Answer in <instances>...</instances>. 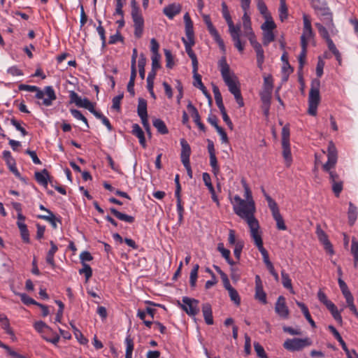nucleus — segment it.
Instances as JSON below:
<instances>
[{"label": "nucleus", "mask_w": 358, "mask_h": 358, "mask_svg": "<svg viewBox=\"0 0 358 358\" xmlns=\"http://www.w3.org/2000/svg\"><path fill=\"white\" fill-rule=\"evenodd\" d=\"M70 99L71 102L75 103L77 106L87 109L92 113L95 110L94 104L88 99H82L74 91L70 92Z\"/></svg>", "instance_id": "nucleus-10"}, {"label": "nucleus", "mask_w": 358, "mask_h": 358, "mask_svg": "<svg viewBox=\"0 0 358 358\" xmlns=\"http://www.w3.org/2000/svg\"><path fill=\"white\" fill-rule=\"evenodd\" d=\"M132 20L134 22V36L139 38L142 36L144 27V19L141 10H134L131 12Z\"/></svg>", "instance_id": "nucleus-8"}, {"label": "nucleus", "mask_w": 358, "mask_h": 358, "mask_svg": "<svg viewBox=\"0 0 358 358\" xmlns=\"http://www.w3.org/2000/svg\"><path fill=\"white\" fill-rule=\"evenodd\" d=\"M312 345V341L309 338H294L287 339L283 343V347L291 352L299 351L306 347Z\"/></svg>", "instance_id": "nucleus-6"}, {"label": "nucleus", "mask_w": 358, "mask_h": 358, "mask_svg": "<svg viewBox=\"0 0 358 358\" xmlns=\"http://www.w3.org/2000/svg\"><path fill=\"white\" fill-rule=\"evenodd\" d=\"M289 136H290V131H289V125H285L282 129V144L286 145L287 143H289Z\"/></svg>", "instance_id": "nucleus-54"}, {"label": "nucleus", "mask_w": 358, "mask_h": 358, "mask_svg": "<svg viewBox=\"0 0 358 358\" xmlns=\"http://www.w3.org/2000/svg\"><path fill=\"white\" fill-rule=\"evenodd\" d=\"M273 219L276 222V227L279 230H286L287 227L285 224L284 220L280 215V213H278L276 215H273Z\"/></svg>", "instance_id": "nucleus-51"}, {"label": "nucleus", "mask_w": 358, "mask_h": 358, "mask_svg": "<svg viewBox=\"0 0 358 358\" xmlns=\"http://www.w3.org/2000/svg\"><path fill=\"white\" fill-rule=\"evenodd\" d=\"M34 326L35 329H36L38 332H39V333L42 334V335H43V334H45V329H46V330H48V331H50V332H52V329H51L50 327H48V325H47L44 322H43V321H38V322H35V324H34Z\"/></svg>", "instance_id": "nucleus-45"}, {"label": "nucleus", "mask_w": 358, "mask_h": 358, "mask_svg": "<svg viewBox=\"0 0 358 358\" xmlns=\"http://www.w3.org/2000/svg\"><path fill=\"white\" fill-rule=\"evenodd\" d=\"M251 238H252L255 245L257 247L259 251L262 255L263 260L264 264H266V266L268 267L273 265V264L269 259V256L267 250L263 246V241L260 233L258 232L257 234H252Z\"/></svg>", "instance_id": "nucleus-9"}, {"label": "nucleus", "mask_w": 358, "mask_h": 358, "mask_svg": "<svg viewBox=\"0 0 358 358\" xmlns=\"http://www.w3.org/2000/svg\"><path fill=\"white\" fill-rule=\"evenodd\" d=\"M275 313L282 318L287 319L289 315V309L286 305L285 298L280 296L275 303Z\"/></svg>", "instance_id": "nucleus-12"}, {"label": "nucleus", "mask_w": 358, "mask_h": 358, "mask_svg": "<svg viewBox=\"0 0 358 358\" xmlns=\"http://www.w3.org/2000/svg\"><path fill=\"white\" fill-rule=\"evenodd\" d=\"M217 250L222 254V257L226 259L229 264L231 266H234L235 264V262L230 257V250L224 248L223 243L218 244Z\"/></svg>", "instance_id": "nucleus-30"}, {"label": "nucleus", "mask_w": 358, "mask_h": 358, "mask_svg": "<svg viewBox=\"0 0 358 358\" xmlns=\"http://www.w3.org/2000/svg\"><path fill=\"white\" fill-rule=\"evenodd\" d=\"M306 52H307V46L306 45L301 46V51L298 57L299 64V68L300 70H302V69L303 68V66H304V64L306 62Z\"/></svg>", "instance_id": "nucleus-55"}, {"label": "nucleus", "mask_w": 358, "mask_h": 358, "mask_svg": "<svg viewBox=\"0 0 358 358\" xmlns=\"http://www.w3.org/2000/svg\"><path fill=\"white\" fill-rule=\"evenodd\" d=\"M24 221L25 220H17L16 224L17 227L19 228L20 236L23 242L25 243H29V232L27 229V224L24 223Z\"/></svg>", "instance_id": "nucleus-18"}, {"label": "nucleus", "mask_w": 358, "mask_h": 358, "mask_svg": "<svg viewBox=\"0 0 358 358\" xmlns=\"http://www.w3.org/2000/svg\"><path fill=\"white\" fill-rule=\"evenodd\" d=\"M327 308L331 312L335 320L340 323L342 322V317L341 315V313L338 310V308L334 305V303L329 304V307Z\"/></svg>", "instance_id": "nucleus-44"}, {"label": "nucleus", "mask_w": 358, "mask_h": 358, "mask_svg": "<svg viewBox=\"0 0 358 358\" xmlns=\"http://www.w3.org/2000/svg\"><path fill=\"white\" fill-rule=\"evenodd\" d=\"M92 114L97 119H99L101 121L103 124H104L106 127V128L108 129V130L109 131H111L113 129V127L112 124H110L109 120L105 115H103L101 112L94 110V111H92Z\"/></svg>", "instance_id": "nucleus-31"}, {"label": "nucleus", "mask_w": 358, "mask_h": 358, "mask_svg": "<svg viewBox=\"0 0 358 358\" xmlns=\"http://www.w3.org/2000/svg\"><path fill=\"white\" fill-rule=\"evenodd\" d=\"M257 55V64L260 70L263 69V64L264 62V52L262 47V45H257L254 48Z\"/></svg>", "instance_id": "nucleus-27"}, {"label": "nucleus", "mask_w": 358, "mask_h": 358, "mask_svg": "<svg viewBox=\"0 0 358 358\" xmlns=\"http://www.w3.org/2000/svg\"><path fill=\"white\" fill-rule=\"evenodd\" d=\"M338 282L339 287H340L344 297L345 298V299H348V297L353 296L352 295L351 292H350V290L348 289V287L346 283L341 278H338Z\"/></svg>", "instance_id": "nucleus-46"}, {"label": "nucleus", "mask_w": 358, "mask_h": 358, "mask_svg": "<svg viewBox=\"0 0 358 358\" xmlns=\"http://www.w3.org/2000/svg\"><path fill=\"white\" fill-rule=\"evenodd\" d=\"M255 297L257 300L259 301L263 304H266L267 303L266 294L265 292L264 291L263 287L255 289Z\"/></svg>", "instance_id": "nucleus-50"}, {"label": "nucleus", "mask_w": 358, "mask_h": 358, "mask_svg": "<svg viewBox=\"0 0 358 358\" xmlns=\"http://www.w3.org/2000/svg\"><path fill=\"white\" fill-rule=\"evenodd\" d=\"M18 89L20 91L36 92L35 97L37 99H41V104L45 106H50L52 104V101L57 99L55 92L52 86H46L43 90H41L35 85L21 84L18 86Z\"/></svg>", "instance_id": "nucleus-2"}, {"label": "nucleus", "mask_w": 358, "mask_h": 358, "mask_svg": "<svg viewBox=\"0 0 358 358\" xmlns=\"http://www.w3.org/2000/svg\"><path fill=\"white\" fill-rule=\"evenodd\" d=\"M163 12L166 16L172 20L176 15L180 13V6L175 3L170 4L164 8Z\"/></svg>", "instance_id": "nucleus-19"}, {"label": "nucleus", "mask_w": 358, "mask_h": 358, "mask_svg": "<svg viewBox=\"0 0 358 358\" xmlns=\"http://www.w3.org/2000/svg\"><path fill=\"white\" fill-rule=\"evenodd\" d=\"M153 126L157 129V131L161 134H166L169 133V130L166 126V124L161 119L155 118L152 121Z\"/></svg>", "instance_id": "nucleus-32"}, {"label": "nucleus", "mask_w": 358, "mask_h": 358, "mask_svg": "<svg viewBox=\"0 0 358 358\" xmlns=\"http://www.w3.org/2000/svg\"><path fill=\"white\" fill-rule=\"evenodd\" d=\"M320 82L319 80H314L311 83V88L308 96V113L312 116L317 115V106L320 101Z\"/></svg>", "instance_id": "nucleus-5"}, {"label": "nucleus", "mask_w": 358, "mask_h": 358, "mask_svg": "<svg viewBox=\"0 0 358 358\" xmlns=\"http://www.w3.org/2000/svg\"><path fill=\"white\" fill-rule=\"evenodd\" d=\"M184 22L185 27V34L187 36L186 40L187 41H194V32L193 27V22L191 20V17L188 13H186L184 15Z\"/></svg>", "instance_id": "nucleus-14"}, {"label": "nucleus", "mask_w": 358, "mask_h": 358, "mask_svg": "<svg viewBox=\"0 0 358 358\" xmlns=\"http://www.w3.org/2000/svg\"><path fill=\"white\" fill-rule=\"evenodd\" d=\"M202 178L205 185L208 187L209 192H213L215 189L212 185L210 175L208 173H203L202 175Z\"/></svg>", "instance_id": "nucleus-64"}, {"label": "nucleus", "mask_w": 358, "mask_h": 358, "mask_svg": "<svg viewBox=\"0 0 358 358\" xmlns=\"http://www.w3.org/2000/svg\"><path fill=\"white\" fill-rule=\"evenodd\" d=\"M202 312L206 323L208 325L213 324V317L211 306L209 303L203 304Z\"/></svg>", "instance_id": "nucleus-23"}, {"label": "nucleus", "mask_w": 358, "mask_h": 358, "mask_svg": "<svg viewBox=\"0 0 358 358\" xmlns=\"http://www.w3.org/2000/svg\"><path fill=\"white\" fill-rule=\"evenodd\" d=\"M243 10V27L244 29L245 35H248V32L252 31L251 27V21L250 17L248 15L249 10Z\"/></svg>", "instance_id": "nucleus-28"}, {"label": "nucleus", "mask_w": 358, "mask_h": 358, "mask_svg": "<svg viewBox=\"0 0 358 358\" xmlns=\"http://www.w3.org/2000/svg\"><path fill=\"white\" fill-rule=\"evenodd\" d=\"M35 179L40 185L47 187L48 182L52 185V178L46 169L35 173Z\"/></svg>", "instance_id": "nucleus-16"}, {"label": "nucleus", "mask_w": 358, "mask_h": 358, "mask_svg": "<svg viewBox=\"0 0 358 358\" xmlns=\"http://www.w3.org/2000/svg\"><path fill=\"white\" fill-rule=\"evenodd\" d=\"M320 16L322 17V20L324 22L329 30L333 32L334 29H335V26L333 22L332 13L330 11V9H329L327 12L322 13Z\"/></svg>", "instance_id": "nucleus-22"}, {"label": "nucleus", "mask_w": 358, "mask_h": 358, "mask_svg": "<svg viewBox=\"0 0 358 358\" xmlns=\"http://www.w3.org/2000/svg\"><path fill=\"white\" fill-rule=\"evenodd\" d=\"M275 40V36L273 31L266 30L263 34V44L268 45L270 43Z\"/></svg>", "instance_id": "nucleus-48"}, {"label": "nucleus", "mask_w": 358, "mask_h": 358, "mask_svg": "<svg viewBox=\"0 0 358 358\" xmlns=\"http://www.w3.org/2000/svg\"><path fill=\"white\" fill-rule=\"evenodd\" d=\"M160 59H161L160 54H155V55H152V57H151L152 68L154 70H158L161 68V65H160V62H159Z\"/></svg>", "instance_id": "nucleus-63"}, {"label": "nucleus", "mask_w": 358, "mask_h": 358, "mask_svg": "<svg viewBox=\"0 0 358 358\" xmlns=\"http://www.w3.org/2000/svg\"><path fill=\"white\" fill-rule=\"evenodd\" d=\"M281 276H282V283L283 286L285 288H287L292 292L293 288H292V280H291L289 275L285 271H282Z\"/></svg>", "instance_id": "nucleus-42"}, {"label": "nucleus", "mask_w": 358, "mask_h": 358, "mask_svg": "<svg viewBox=\"0 0 358 358\" xmlns=\"http://www.w3.org/2000/svg\"><path fill=\"white\" fill-rule=\"evenodd\" d=\"M328 329L332 333V334L334 335L335 338L338 341V343H340L341 347L346 344L345 343V341H343V339L342 338L341 336L340 335L339 332L336 330V329L334 326L329 325L328 327Z\"/></svg>", "instance_id": "nucleus-59"}, {"label": "nucleus", "mask_w": 358, "mask_h": 358, "mask_svg": "<svg viewBox=\"0 0 358 358\" xmlns=\"http://www.w3.org/2000/svg\"><path fill=\"white\" fill-rule=\"evenodd\" d=\"M257 8L259 13L265 17L267 18L269 17V14L268 13L267 6L264 2L263 0H257Z\"/></svg>", "instance_id": "nucleus-56"}, {"label": "nucleus", "mask_w": 358, "mask_h": 358, "mask_svg": "<svg viewBox=\"0 0 358 358\" xmlns=\"http://www.w3.org/2000/svg\"><path fill=\"white\" fill-rule=\"evenodd\" d=\"M182 301L183 304L180 305V307L187 315L195 316L199 313L198 300L184 296Z\"/></svg>", "instance_id": "nucleus-7"}, {"label": "nucleus", "mask_w": 358, "mask_h": 358, "mask_svg": "<svg viewBox=\"0 0 358 358\" xmlns=\"http://www.w3.org/2000/svg\"><path fill=\"white\" fill-rule=\"evenodd\" d=\"M125 344H126V352L125 355L132 356L134 344V340L131 337L130 335H128L125 338Z\"/></svg>", "instance_id": "nucleus-40"}, {"label": "nucleus", "mask_w": 358, "mask_h": 358, "mask_svg": "<svg viewBox=\"0 0 358 358\" xmlns=\"http://www.w3.org/2000/svg\"><path fill=\"white\" fill-rule=\"evenodd\" d=\"M19 296H20V299L22 301V303L25 305H36L38 306V302L36 301L34 299L29 296L27 294L24 293L19 294Z\"/></svg>", "instance_id": "nucleus-57"}, {"label": "nucleus", "mask_w": 358, "mask_h": 358, "mask_svg": "<svg viewBox=\"0 0 358 358\" xmlns=\"http://www.w3.org/2000/svg\"><path fill=\"white\" fill-rule=\"evenodd\" d=\"M315 27H317L320 36L322 38H324L326 41V42L329 41V40L331 39L328 32L329 29L327 27H325L324 26L320 23H316Z\"/></svg>", "instance_id": "nucleus-38"}, {"label": "nucleus", "mask_w": 358, "mask_h": 358, "mask_svg": "<svg viewBox=\"0 0 358 358\" xmlns=\"http://www.w3.org/2000/svg\"><path fill=\"white\" fill-rule=\"evenodd\" d=\"M229 292L231 300L236 305L239 306L241 303V298L238 292L234 288H230L227 290Z\"/></svg>", "instance_id": "nucleus-49"}, {"label": "nucleus", "mask_w": 358, "mask_h": 358, "mask_svg": "<svg viewBox=\"0 0 358 358\" xmlns=\"http://www.w3.org/2000/svg\"><path fill=\"white\" fill-rule=\"evenodd\" d=\"M357 208L352 203H349V208L348 211V222L350 225H353L357 218Z\"/></svg>", "instance_id": "nucleus-25"}, {"label": "nucleus", "mask_w": 358, "mask_h": 358, "mask_svg": "<svg viewBox=\"0 0 358 358\" xmlns=\"http://www.w3.org/2000/svg\"><path fill=\"white\" fill-rule=\"evenodd\" d=\"M254 348L259 358H268L264 348L259 343H254Z\"/></svg>", "instance_id": "nucleus-61"}, {"label": "nucleus", "mask_w": 358, "mask_h": 358, "mask_svg": "<svg viewBox=\"0 0 358 358\" xmlns=\"http://www.w3.org/2000/svg\"><path fill=\"white\" fill-rule=\"evenodd\" d=\"M282 155L285 159L286 164L289 166L292 162V155L290 150V143H287L286 145L282 144Z\"/></svg>", "instance_id": "nucleus-35"}, {"label": "nucleus", "mask_w": 358, "mask_h": 358, "mask_svg": "<svg viewBox=\"0 0 358 358\" xmlns=\"http://www.w3.org/2000/svg\"><path fill=\"white\" fill-rule=\"evenodd\" d=\"M138 115L140 117L143 116H148L147 112V101L143 98L138 99V108H137Z\"/></svg>", "instance_id": "nucleus-33"}, {"label": "nucleus", "mask_w": 358, "mask_h": 358, "mask_svg": "<svg viewBox=\"0 0 358 358\" xmlns=\"http://www.w3.org/2000/svg\"><path fill=\"white\" fill-rule=\"evenodd\" d=\"M232 41H234V46L238 49L240 52L244 50V44L241 41V25H236V28L229 31Z\"/></svg>", "instance_id": "nucleus-13"}, {"label": "nucleus", "mask_w": 358, "mask_h": 358, "mask_svg": "<svg viewBox=\"0 0 358 358\" xmlns=\"http://www.w3.org/2000/svg\"><path fill=\"white\" fill-rule=\"evenodd\" d=\"M310 5L318 15L322 14V13L327 12L329 9L324 0H310Z\"/></svg>", "instance_id": "nucleus-17"}, {"label": "nucleus", "mask_w": 358, "mask_h": 358, "mask_svg": "<svg viewBox=\"0 0 358 358\" xmlns=\"http://www.w3.org/2000/svg\"><path fill=\"white\" fill-rule=\"evenodd\" d=\"M314 36L313 29H303L301 36V46H308V41Z\"/></svg>", "instance_id": "nucleus-29"}, {"label": "nucleus", "mask_w": 358, "mask_h": 358, "mask_svg": "<svg viewBox=\"0 0 358 358\" xmlns=\"http://www.w3.org/2000/svg\"><path fill=\"white\" fill-rule=\"evenodd\" d=\"M146 64V58L143 55H141L138 62V71H139V76L142 80L145 78V66Z\"/></svg>", "instance_id": "nucleus-37"}, {"label": "nucleus", "mask_w": 358, "mask_h": 358, "mask_svg": "<svg viewBox=\"0 0 358 358\" xmlns=\"http://www.w3.org/2000/svg\"><path fill=\"white\" fill-rule=\"evenodd\" d=\"M280 6L279 8V17L282 22L287 18L288 16V10L287 7L286 6L285 0H280Z\"/></svg>", "instance_id": "nucleus-41"}, {"label": "nucleus", "mask_w": 358, "mask_h": 358, "mask_svg": "<svg viewBox=\"0 0 358 358\" xmlns=\"http://www.w3.org/2000/svg\"><path fill=\"white\" fill-rule=\"evenodd\" d=\"M180 145H181V153H180V159L182 164H187L189 162V157L191 155V148L187 143V141L185 138L180 139Z\"/></svg>", "instance_id": "nucleus-15"}, {"label": "nucleus", "mask_w": 358, "mask_h": 358, "mask_svg": "<svg viewBox=\"0 0 358 358\" xmlns=\"http://www.w3.org/2000/svg\"><path fill=\"white\" fill-rule=\"evenodd\" d=\"M222 13L223 17L224 18L228 24L229 31L235 29L236 25H234L231 20V17L229 11L228 6L225 2L222 3Z\"/></svg>", "instance_id": "nucleus-24"}, {"label": "nucleus", "mask_w": 358, "mask_h": 358, "mask_svg": "<svg viewBox=\"0 0 358 358\" xmlns=\"http://www.w3.org/2000/svg\"><path fill=\"white\" fill-rule=\"evenodd\" d=\"M187 108L189 113L191 114L194 122L195 123L197 122H199V121H200V115L196 107L192 103V102H189Z\"/></svg>", "instance_id": "nucleus-39"}, {"label": "nucleus", "mask_w": 358, "mask_h": 358, "mask_svg": "<svg viewBox=\"0 0 358 358\" xmlns=\"http://www.w3.org/2000/svg\"><path fill=\"white\" fill-rule=\"evenodd\" d=\"M296 303L297 306L301 308L302 313L304 315V317L308 320V322L310 324V325L313 327H315V326H316L315 322L312 319L308 307L303 303L300 302V301H296Z\"/></svg>", "instance_id": "nucleus-26"}, {"label": "nucleus", "mask_w": 358, "mask_h": 358, "mask_svg": "<svg viewBox=\"0 0 358 358\" xmlns=\"http://www.w3.org/2000/svg\"><path fill=\"white\" fill-rule=\"evenodd\" d=\"M276 27V25L273 20L271 18V16L266 18V21L264 24L262 25V29L264 30V31L266 30H271L273 31Z\"/></svg>", "instance_id": "nucleus-53"}, {"label": "nucleus", "mask_w": 358, "mask_h": 358, "mask_svg": "<svg viewBox=\"0 0 358 358\" xmlns=\"http://www.w3.org/2000/svg\"><path fill=\"white\" fill-rule=\"evenodd\" d=\"M262 191L268 203V206L272 213V215L280 213L277 203L266 192L264 187H262Z\"/></svg>", "instance_id": "nucleus-20"}, {"label": "nucleus", "mask_w": 358, "mask_h": 358, "mask_svg": "<svg viewBox=\"0 0 358 358\" xmlns=\"http://www.w3.org/2000/svg\"><path fill=\"white\" fill-rule=\"evenodd\" d=\"M315 233L320 242L323 245L324 250L330 255L334 254L333 246L330 243L328 236L321 229L320 225H317Z\"/></svg>", "instance_id": "nucleus-11"}, {"label": "nucleus", "mask_w": 358, "mask_h": 358, "mask_svg": "<svg viewBox=\"0 0 358 358\" xmlns=\"http://www.w3.org/2000/svg\"><path fill=\"white\" fill-rule=\"evenodd\" d=\"M110 211L115 217L121 221H124L127 223H133L135 220L134 217L122 213L115 208H110Z\"/></svg>", "instance_id": "nucleus-21"}, {"label": "nucleus", "mask_w": 358, "mask_h": 358, "mask_svg": "<svg viewBox=\"0 0 358 358\" xmlns=\"http://www.w3.org/2000/svg\"><path fill=\"white\" fill-rule=\"evenodd\" d=\"M70 112L74 118H76L78 120H81L86 124V126L87 127H89V124H88L87 118L81 113V112L80 110H78L77 109L72 108L70 110Z\"/></svg>", "instance_id": "nucleus-52"}, {"label": "nucleus", "mask_w": 358, "mask_h": 358, "mask_svg": "<svg viewBox=\"0 0 358 358\" xmlns=\"http://www.w3.org/2000/svg\"><path fill=\"white\" fill-rule=\"evenodd\" d=\"M79 273L84 274L85 280L87 281L92 275V269L89 264L83 263V268L79 270Z\"/></svg>", "instance_id": "nucleus-47"}, {"label": "nucleus", "mask_w": 358, "mask_h": 358, "mask_svg": "<svg viewBox=\"0 0 358 358\" xmlns=\"http://www.w3.org/2000/svg\"><path fill=\"white\" fill-rule=\"evenodd\" d=\"M199 269V265L198 264L194 265L189 275V283L192 287H195L197 278H198V271Z\"/></svg>", "instance_id": "nucleus-36"}, {"label": "nucleus", "mask_w": 358, "mask_h": 358, "mask_svg": "<svg viewBox=\"0 0 358 358\" xmlns=\"http://www.w3.org/2000/svg\"><path fill=\"white\" fill-rule=\"evenodd\" d=\"M70 325L73 331V334L76 338L79 341V343L82 345L87 344L88 340L83 336L82 332L72 322L70 323Z\"/></svg>", "instance_id": "nucleus-34"}, {"label": "nucleus", "mask_w": 358, "mask_h": 358, "mask_svg": "<svg viewBox=\"0 0 358 358\" xmlns=\"http://www.w3.org/2000/svg\"><path fill=\"white\" fill-rule=\"evenodd\" d=\"M164 55H165V58H166V67L169 69H172L174 65V62H173V57L171 52L169 50L165 49L164 50Z\"/></svg>", "instance_id": "nucleus-60"}, {"label": "nucleus", "mask_w": 358, "mask_h": 358, "mask_svg": "<svg viewBox=\"0 0 358 358\" xmlns=\"http://www.w3.org/2000/svg\"><path fill=\"white\" fill-rule=\"evenodd\" d=\"M218 66L225 84L227 85L229 92L232 94H237L240 91L239 87L236 83V76L230 71L229 65L227 64L224 57L218 62Z\"/></svg>", "instance_id": "nucleus-3"}, {"label": "nucleus", "mask_w": 358, "mask_h": 358, "mask_svg": "<svg viewBox=\"0 0 358 358\" xmlns=\"http://www.w3.org/2000/svg\"><path fill=\"white\" fill-rule=\"evenodd\" d=\"M203 20H204L205 24H206L207 29L211 36L215 35V34L218 33V31H217L215 27L213 26L209 15H204Z\"/></svg>", "instance_id": "nucleus-43"}, {"label": "nucleus", "mask_w": 358, "mask_h": 358, "mask_svg": "<svg viewBox=\"0 0 358 358\" xmlns=\"http://www.w3.org/2000/svg\"><path fill=\"white\" fill-rule=\"evenodd\" d=\"M327 158V162L323 165L322 169L329 173V180L331 183L340 180L338 175L335 171H331L335 166L338 159L337 150L332 141H330L328 144Z\"/></svg>", "instance_id": "nucleus-4"}, {"label": "nucleus", "mask_w": 358, "mask_h": 358, "mask_svg": "<svg viewBox=\"0 0 358 358\" xmlns=\"http://www.w3.org/2000/svg\"><path fill=\"white\" fill-rule=\"evenodd\" d=\"M332 190L336 196L338 197L343 190V182L341 180L331 182Z\"/></svg>", "instance_id": "nucleus-58"}, {"label": "nucleus", "mask_w": 358, "mask_h": 358, "mask_svg": "<svg viewBox=\"0 0 358 358\" xmlns=\"http://www.w3.org/2000/svg\"><path fill=\"white\" fill-rule=\"evenodd\" d=\"M232 205L234 213L246 221L250 228V236L259 232V224L255 217L256 211L255 201H245L238 195H235Z\"/></svg>", "instance_id": "nucleus-1"}, {"label": "nucleus", "mask_w": 358, "mask_h": 358, "mask_svg": "<svg viewBox=\"0 0 358 358\" xmlns=\"http://www.w3.org/2000/svg\"><path fill=\"white\" fill-rule=\"evenodd\" d=\"M197 71H192V73L194 75L193 85L196 88H199L201 87L204 88V85L203 84L202 80H201V76L199 75Z\"/></svg>", "instance_id": "nucleus-62"}]
</instances>
